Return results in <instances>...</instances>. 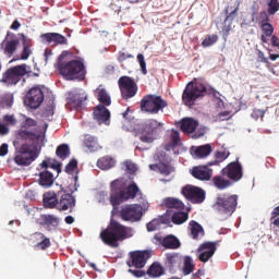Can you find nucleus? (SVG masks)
Segmentation results:
<instances>
[{
  "instance_id": "nucleus-1",
  "label": "nucleus",
  "mask_w": 279,
  "mask_h": 279,
  "mask_svg": "<svg viewBox=\"0 0 279 279\" xmlns=\"http://www.w3.org/2000/svg\"><path fill=\"white\" fill-rule=\"evenodd\" d=\"M22 117L24 120L21 123V129L15 131V140L13 141L15 150L12 160L17 167H29L40 156V151L47 143V135L44 134L43 137L40 130L36 128L38 122L34 118L25 114Z\"/></svg>"
},
{
  "instance_id": "nucleus-2",
  "label": "nucleus",
  "mask_w": 279,
  "mask_h": 279,
  "mask_svg": "<svg viewBox=\"0 0 279 279\" xmlns=\"http://www.w3.org/2000/svg\"><path fill=\"white\" fill-rule=\"evenodd\" d=\"M111 217L107 228H102L99 233V239L108 247L117 250L120 243L119 241H125L134 236V229L125 225H121L114 217H121L122 221H130V223H138L143 220V207L141 204H124L120 205L111 204Z\"/></svg>"
},
{
  "instance_id": "nucleus-3",
  "label": "nucleus",
  "mask_w": 279,
  "mask_h": 279,
  "mask_svg": "<svg viewBox=\"0 0 279 279\" xmlns=\"http://www.w3.org/2000/svg\"><path fill=\"white\" fill-rule=\"evenodd\" d=\"M206 95H211L214 104L218 110H223L226 108V102L221 98L222 95L217 90V88L204 83L199 78L190 81L182 93V101L187 108H193L197 101H202Z\"/></svg>"
},
{
  "instance_id": "nucleus-4",
  "label": "nucleus",
  "mask_w": 279,
  "mask_h": 279,
  "mask_svg": "<svg viewBox=\"0 0 279 279\" xmlns=\"http://www.w3.org/2000/svg\"><path fill=\"white\" fill-rule=\"evenodd\" d=\"M137 195L140 199H143V192L134 181V177L122 175L110 182L109 202L114 206H121L125 202L136 199Z\"/></svg>"
},
{
  "instance_id": "nucleus-5",
  "label": "nucleus",
  "mask_w": 279,
  "mask_h": 279,
  "mask_svg": "<svg viewBox=\"0 0 279 279\" xmlns=\"http://www.w3.org/2000/svg\"><path fill=\"white\" fill-rule=\"evenodd\" d=\"M71 51L63 50L57 58L54 63L56 71H59L63 80L66 82H84L86 80V64L84 63V58L77 57L70 61H64L69 58Z\"/></svg>"
},
{
  "instance_id": "nucleus-6",
  "label": "nucleus",
  "mask_w": 279,
  "mask_h": 279,
  "mask_svg": "<svg viewBox=\"0 0 279 279\" xmlns=\"http://www.w3.org/2000/svg\"><path fill=\"white\" fill-rule=\"evenodd\" d=\"M162 122L156 119H137L134 121L133 131L141 143H154L158 138V134L162 132Z\"/></svg>"
},
{
  "instance_id": "nucleus-7",
  "label": "nucleus",
  "mask_w": 279,
  "mask_h": 279,
  "mask_svg": "<svg viewBox=\"0 0 279 279\" xmlns=\"http://www.w3.org/2000/svg\"><path fill=\"white\" fill-rule=\"evenodd\" d=\"M239 8H241V0H235L233 7L226 5L225 10L220 13V21H222V45L220 46V51L226 49V44L228 43V36L232 32V23L234 19L239 16Z\"/></svg>"
},
{
  "instance_id": "nucleus-8",
  "label": "nucleus",
  "mask_w": 279,
  "mask_h": 279,
  "mask_svg": "<svg viewBox=\"0 0 279 279\" xmlns=\"http://www.w3.org/2000/svg\"><path fill=\"white\" fill-rule=\"evenodd\" d=\"M32 77V66L26 63L13 65L3 72L0 78V84H5V86H16L21 82L22 77Z\"/></svg>"
},
{
  "instance_id": "nucleus-9",
  "label": "nucleus",
  "mask_w": 279,
  "mask_h": 279,
  "mask_svg": "<svg viewBox=\"0 0 279 279\" xmlns=\"http://www.w3.org/2000/svg\"><path fill=\"white\" fill-rule=\"evenodd\" d=\"M45 90L49 93V87L45 85H35L29 88L23 97V104L29 112L38 110L45 102Z\"/></svg>"
},
{
  "instance_id": "nucleus-10",
  "label": "nucleus",
  "mask_w": 279,
  "mask_h": 279,
  "mask_svg": "<svg viewBox=\"0 0 279 279\" xmlns=\"http://www.w3.org/2000/svg\"><path fill=\"white\" fill-rule=\"evenodd\" d=\"M236 206H239V196L236 194H219L215 199L213 208L219 215L232 217L236 213Z\"/></svg>"
},
{
  "instance_id": "nucleus-11",
  "label": "nucleus",
  "mask_w": 279,
  "mask_h": 279,
  "mask_svg": "<svg viewBox=\"0 0 279 279\" xmlns=\"http://www.w3.org/2000/svg\"><path fill=\"white\" fill-rule=\"evenodd\" d=\"M140 104L142 112H147L148 114H158L169 106V102L162 96L156 94L144 96Z\"/></svg>"
},
{
  "instance_id": "nucleus-12",
  "label": "nucleus",
  "mask_w": 279,
  "mask_h": 279,
  "mask_svg": "<svg viewBox=\"0 0 279 279\" xmlns=\"http://www.w3.org/2000/svg\"><path fill=\"white\" fill-rule=\"evenodd\" d=\"M156 163H150L148 169L150 171H157L160 175L169 177L175 171V167L171 162H173V158L169 156V154L165 153V150H160L156 154Z\"/></svg>"
},
{
  "instance_id": "nucleus-13",
  "label": "nucleus",
  "mask_w": 279,
  "mask_h": 279,
  "mask_svg": "<svg viewBox=\"0 0 279 279\" xmlns=\"http://www.w3.org/2000/svg\"><path fill=\"white\" fill-rule=\"evenodd\" d=\"M151 243L159 250H180V247H182V241L173 233L166 235H162L161 232L155 233Z\"/></svg>"
},
{
  "instance_id": "nucleus-14",
  "label": "nucleus",
  "mask_w": 279,
  "mask_h": 279,
  "mask_svg": "<svg viewBox=\"0 0 279 279\" xmlns=\"http://www.w3.org/2000/svg\"><path fill=\"white\" fill-rule=\"evenodd\" d=\"M118 86L120 88L121 97L125 101L133 99L138 94V84L132 76L122 75L118 80Z\"/></svg>"
},
{
  "instance_id": "nucleus-15",
  "label": "nucleus",
  "mask_w": 279,
  "mask_h": 279,
  "mask_svg": "<svg viewBox=\"0 0 279 279\" xmlns=\"http://www.w3.org/2000/svg\"><path fill=\"white\" fill-rule=\"evenodd\" d=\"M181 195L191 204H204L206 202V190L193 184H186L181 189Z\"/></svg>"
},
{
  "instance_id": "nucleus-16",
  "label": "nucleus",
  "mask_w": 279,
  "mask_h": 279,
  "mask_svg": "<svg viewBox=\"0 0 279 279\" xmlns=\"http://www.w3.org/2000/svg\"><path fill=\"white\" fill-rule=\"evenodd\" d=\"M153 253V250L129 252V259L126 260L128 267H138L140 269H143L145 265H147V260L151 258Z\"/></svg>"
},
{
  "instance_id": "nucleus-17",
  "label": "nucleus",
  "mask_w": 279,
  "mask_h": 279,
  "mask_svg": "<svg viewBox=\"0 0 279 279\" xmlns=\"http://www.w3.org/2000/svg\"><path fill=\"white\" fill-rule=\"evenodd\" d=\"M221 170L233 184H236V182H241V180H243V163H241L239 157L229 162Z\"/></svg>"
},
{
  "instance_id": "nucleus-18",
  "label": "nucleus",
  "mask_w": 279,
  "mask_h": 279,
  "mask_svg": "<svg viewBox=\"0 0 279 279\" xmlns=\"http://www.w3.org/2000/svg\"><path fill=\"white\" fill-rule=\"evenodd\" d=\"M217 245L219 241H205L196 250V257L201 263H208L217 252Z\"/></svg>"
},
{
  "instance_id": "nucleus-19",
  "label": "nucleus",
  "mask_w": 279,
  "mask_h": 279,
  "mask_svg": "<svg viewBox=\"0 0 279 279\" xmlns=\"http://www.w3.org/2000/svg\"><path fill=\"white\" fill-rule=\"evenodd\" d=\"M59 195V206H57V210L59 213H64V210H70L73 213L75 205L77 204V199L75 195L69 194V191L64 189V186L60 185V191L58 192Z\"/></svg>"
},
{
  "instance_id": "nucleus-20",
  "label": "nucleus",
  "mask_w": 279,
  "mask_h": 279,
  "mask_svg": "<svg viewBox=\"0 0 279 279\" xmlns=\"http://www.w3.org/2000/svg\"><path fill=\"white\" fill-rule=\"evenodd\" d=\"M21 40L16 37V34L8 31L4 39L2 40L0 48L2 49L7 58H12L19 49Z\"/></svg>"
},
{
  "instance_id": "nucleus-21",
  "label": "nucleus",
  "mask_w": 279,
  "mask_h": 279,
  "mask_svg": "<svg viewBox=\"0 0 279 279\" xmlns=\"http://www.w3.org/2000/svg\"><path fill=\"white\" fill-rule=\"evenodd\" d=\"M208 162L205 165L194 166L190 169V174L195 180H199L201 182H210L213 180V169L210 168Z\"/></svg>"
},
{
  "instance_id": "nucleus-22",
  "label": "nucleus",
  "mask_w": 279,
  "mask_h": 279,
  "mask_svg": "<svg viewBox=\"0 0 279 279\" xmlns=\"http://www.w3.org/2000/svg\"><path fill=\"white\" fill-rule=\"evenodd\" d=\"M166 219H168L170 226H184L189 221V211L181 209H166L163 213Z\"/></svg>"
},
{
  "instance_id": "nucleus-23",
  "label": "nucleus",
  "mask_w": 279,
  "mask_h": 279,
  "mask_svg": "<svg viewBox=\"0 0 279 279\" xmlns=\"http://www.w3.org/2000/svg\"><path fill=\"white\" fill-rule=\"evenodd\" d=\"M111 117L112 113L106 105H97L93 111V119L98 123V125H110Z\"/></svg>"
},
{
  "instance_id": "nucleus-24",
  "label": "nucleus",
  "mask_w": 279,
  "mask_h": 279,
  "mask_svg": "<svg viewBox=\"0 0 279 279\" xmlns=\"http://www.w3.org/2000/svg\"><path fill=\"white\" fill-rule=\"evenodd\" d=\"M163 265L166 269L169 271V274H177L178 270L175 269V265L179 267L182 265V260L184 259V256L182 254L177 252H170L165 254Z\"/></svg>"
},
{
  "instance_id": "nucleus-25",
  "label": "nucleus",
  "mask_w": 279,
  "mask_h": 279,
  "mask_svg": "<svg viewBox=\"0 0 279 279\" xmlns=\"http://www.w3.org/2000/svg\"><path fill=\"white\" fill-rule=\"evenodd\" d=\"M43 45H69V39L60 33L49 32L43 33L40 36Z\"/></svg>"
},
{
  "instance_id": "nucleus-26",
  "label": "nucleus",
  "mask_w": 279,
  "mask_h": 279,
  "mask_svg": "<svg viewBox=\"0 0 279 279\" xmlns=\"http://www.w3.org/2000/svg\"><path fill=\"white\" fill-rule=\"evenodd\" d=\"M36 223L44 228L46 226L47 232H51V227L58 228L60 226V217L53 214H41L40 217L36 220Z\"/></svg>"
},
{
  "instance_id": "nucleus-27",
  "label": "nucleus",
  "mask_w": 279,
  "mask_h": 279,
  "mask_svg": "<svg viewBox=\"0 0 279 279\" xmlns=\"http://www.w3.org/2000/svg\"><path fill=\"white\" fill-rule=\"evenodd\" d=\"M175 126L182 132H187L189 134H193L195 130L199 128V120L195 118L185 117L177 121Z\"/></svg>"
},
{
  "instance_id": "nucleus-28",
  "label": "nucleus",
  "mask_w": 279,
  "mask_h": 279,
  "mask_svg": "<svg viewBox=\"0 0 279 279\" xmlns=\"http://www.w3.org/2000/svg\"><path fill=\"white\" fill-rule=\"evenodd\" d=\"M213 151L211 144H203L199 146H192L190 148V154L194 158V160H204V158H208Z\"/></svg>"
},
{
  "instance_id": "nucleus-29",
  "label": "nucleus",
  "mask_w": 279,
  "mask_h": 279,
  "mask_svg": "<svg viewBox=\"0 0 279 279\" xmlns=\"http://www.w3.org/2000/svg\"><path fill=\"white\" fill-rule=\"evenodd\" d=\"M211 183L215 189L218 191H226V189H230V186H234V183L226 175L223 170H220L219 174L211 177Z\"/></svg>"
},
{
  "instance_id": "nucleus-30",
  "label": "nucleus",
  "mask_w": 279,
  "mask_h": 279,
  "mask_svg": "<svg viewBox=\"0 0 279 279\" xmlns=\"http://www.w3.org/2000/svg\"><path fill=\"white\" fill-rule=\"evenodd\" d=\"M166 217L167 214H162L147 222V232H156V230H160V226H166V228H173V225H170L169 219Z\"/></svg>"
},
{
  "instance_id": "nucleus-31",
  "label": "nucleus",
  "mask_w": 279,
  "mask_h": 279,
  "mask_svg": "<svg viewBox=\"0 0 279 279\" xmlns=\"http://www.w3.org/2000/svg\"><path fill=\"white\" fill-rule=\"evenodd\" d=\"M38 180L37 183L41 189H51L53 186L56 180H58V177L53 175V172L49 170H41L38 172Z\"/></svg>"
},
{
  "instance_id": "nucleus-32",
  "label": "nucleus",
  "mask_w": 279,
  "mask_h": 279,
  "mask_svg": "<svg viewBox=\"0 0 279 279\" xmlns=\"http://www.w3.org/2000/svg\"><path fill=\"white\" fill-rule=\"evenodd\" d=\"M187 232L190 239H193V241H199V235L204 236V234H206L202 223L197 222L196 220H191L189 222Z\"/></svg>"
},
{
  "instance_id": "nucleus-33",
  "label": "nucleus",
  "mask_w": 279,
  "mask_h": 279,
  "mask_svg": "<svg viewBox=\"0 0 279 279\" xmlns=\"http://www.w3.org/2000/svg\"><path fill=\"white\" fill-rule=\"evenodd\" d=\"M165 274H167V267L160 262H153L146 270L148 278H162Z\"/></svg>"
},
{
  "instance_id": "nucleus-34",
  "label": "nucleus",
  "mask_w": 279,
  "mask_h": 279,
  "mask_svg": "<svg viewBox=\"0 0 279 279\" xmlns=\"http://www.w3.org/2000/svg\"><path fill=\"white\" fill-rule=\"evenodd\" d=\"M60 194L56 191H48L43 194L44 208H56L60 204Z\"/></svg>"
},
{
  "instance_id": "nucleus-35",
  "label": "nucleus",
  "mask_w": 279,
  "mask_h": 279,
  "mask_svg": "<svg viewBox=\"0 0 279 279\" xmlns=\"http://www.w3.org/2000/svg\"><path fill=\"white\" fill-rule=\"evenodd\" d=\"M169 143L165 145L166 151H171V149H175L179 145H182V141L180 138V131L172 129L167 133Z\"/></svg>"
},
{
  "instance_id": "nucleus-36",
  "label": "nucleus",
  "mask_w": 279,
  "mask_h": 279,
  "mask_svg": "<svg viewBox=\"0 0 279 279\" xmlns=\"http://www.w3.org/2000/svg\"><path fill=\"white\" fill-rule=\"evenodd\" d=\"M88 100V96H82L75 92H69L66 97V102L74 106V108H82L84 101Z\"/></svg>"
},
{
  "instance_id": "nucleus-37",
  "label": "nucleus",
  "mask_w": 279,
  "mask_h": 279,
  "mask_svg": "<svg viewBox=\"0 0 279 279\" xmlns=\"http://www.w3.org/2000/svg\"><path fill=\"white\" fill-rule=\"evenodd\" d=\"M96 165L98 169H101V171H110V169L117 167V159L112 156H105L99 158Z\"/></svg>"
},
{
  "instance_id": "nucleus-38",
  "label": "nucleus",
  "mask_w": 279,
  "mask_h": 279,
  "mask_svg": "<svg viewBox=\"0 0 279 279\" xmlns=\"http://www.w3.org/2000/svg\"><path fill=\"white\" fill-rule=\"evenodd\" d=\"M96 99L101 106H112V97L106 88H96Z\"/></svg>"
},
{
  "instance_id": "nucleus-39",
  "label": "nucleus",
  "mask_w": 279,
  "mask_h": 279,
  "mask_svg": "<svg viewBox=\"0 0 279 279\" xmlns=\"http://www.w3.org/2000/svg\"><path fill=\"white\" fill-rule=\"evenodd\" d=\"M64 173L71 175V178H73L75 173L80 175V161L77 160V158L73 157L69 160V162L64 167Z\"/></svg>"
},
{
  "instance_id": "nucleus-40",
  "label": "nucleus",
  "mask_w": 279,
  "mask_h": 279,
  "mask_svg": "<svg viewBox=\"0 0 279 279\" xmlns=\"http://www.w3.org/2000/svg\"><path fill=\"white\" fill-rule=\"evenodd\" d=\"M183 276H191L195 271V262L191 255L183 256V267L181 269Z\"/></svg>"
},
{
  "instance_id": "nucleus-41",
  "label": "nucleus",
  "mask_w": 279,
  "mask_h": 279,
  "mask_svg": "<svg viewBox=\"0 0 279 279\" xmlns=\"http://www.w3.org/2000/svg\"><path fill=\"white\" fill-rule=\"evenodd\" d=\"M56 156L60 160H66L71 157V146L66 143L59 144L56 148Z\"/></svg>"
},
{
  "instance_id": "nucleus-42",
  "label": "nucleus",
  "mask_w": 279,
  "mask_h": 279,
  "mask_svg": "<svg viewBox=\"0 0 279 279\" xmlns=\"http://www.w3.org/2000/svg\"><path fill=\"white\" fill-rule=\"evenodd\" d=\"M214 157H215V160L208 161V165L213 166V167H219V165H221V162H223L225 160H228V158H230V151L216 150L214 153Z\"/></svg>"
},
{
  "instance_id": "nucleus-43",
  "label": "nucleus",
  "mask_w": 279,
  "mask_h": 279,
  "mask_svg": "<svg viewBox=\"0 0 279 279\" xmlns=\"http://www.w3.org/2000/svg\"><path fill=\"white\" fill-rule=\"evenodd\" d=\"M123 166L125 167V174L129 178H134V175H136V172L138 171V165H136V162L126 159L125 161H123Z\"/></svg>"
},
{
  "instance_id": "nucleus-44",
  "label": "nucleus",
  "mask_w": 279,
  "mask_h": 279,
  "mask_svg": "<svg viewBox=\"0 0 279 279\" xmlns=\"http://www.w3.org/2000/svg\"><path fill=\"white\" fill-rule=\"evenodd\" d=\"M41 117H53L56 114V97L52 96L49 104L40 110Z\"/></svg>"
},
{
  "instance_id": "nucleus-45",
  "label": "nucleus",
  "mask_w": 279,
  "mask_h": 279,
  "mask_svg": "<svg viewBox=\"0 0 279 279\" xmlns=\"http://www.w3.org/2000/svg\"><path fill=\"white\" fill-rule=\"evenodd\" d=\"M83 144L85 145V147H87V149H89V151H97L99 147L97 138L93 135H86Z\"/></svg>"
},
{
  "instance_id": "nucleus-46",
  "label": "nucleus",
  "mask_w": 279,
  "mask_h": 279,
  "mask_svg": "<svg viewBox=\"0 0 279 279\" xmlns=\"http://www.w3.org/2000/svg\"><path fill=\"white\" fill-rule=\"evenodd\" d=\"M33 236H39L41 239L40 242H38L35 247H38L39 250H48V247H51V240L47 236H45L40 232H35Z\"/></svg>"
},
{
  "instance_id": "nucleus-47",
  "label": "nucleus",
  "mask_w": 279,
  "mask_h": 279,
  "mask_svg": "<svg viewBox=\"0 0 279 279\" xmlns=\"http://www.w3.org/2000/svg\"><path fill=\"white\" fill-rule=\"evenodd\" d=\"M217 40H219L218 34L206 35L201 43V47H203V49H208V47H213V45H216Z\"/></svg>"
},
{
  "instance_id": "nucleus-48",
  "label": "nucleus",
  "mask_w": 279,
  "mask_h": 279,
  "mask_svg": "<svg viewBox=\"0 0 279 279\" xmlns=\"http://www.w3.org/2000/svg\"><path fill=\"white\" fill-rule=\"evenodd\" d=\"M117 60L121 64L122 69L128 70V66H125L124 62H125V60H132V62H134V54H132L130 52L119 51Z\"/></svg>"
},
{
  "instance_id": "nucleus-49",
  "label": "nucleus",
  "mask_w": 279,
  "mask_h": 279,
  "mask_svg": "<svg viewBox=\"0 0 279 279\" xmlns=\"http://www.w3.org/2000/svg\"><path fill=\"white\" fill-rule=\"evenodd\" d=\"M267 12L270 16H274L277 12H279V1L267 0Z\"/></svg>"
},
{
  "instance_id": "nucleus-50",
  "label": "nucleus",
  "mask_w": 279,
  "mask_h": 279,
  "mask_svg": "<svg viewBox=\"0 0 279 279\" xmlns=\"http://www.w3.org/2000/svg\"><path fill=\"white\" fill-rule=\"evenodd\" d=\"M136 60L140 64L142 75H147V61H145V54H143L142 52L137 53Z\"/></svg>"
},
{
  "instance_id": "nucleus-51",
  "label": "nucleus",
  "mask_w": 279,
  "mask_h": 279,
  "mask_svg": "<svg viewBox=\"0 0 279 279\" xmlns=\"http://www.w3.org/2000/svg\"><path fill=\"white\" fill-rule=\"evenodd\" d=\"M128 272L134 278H145L147 276V271L140 267H130Z\"/></svg>"
},
{
  "instance_id": "nucleus-52",
  "label": "nucleus",
  "mask_w": 279,
  "mask_h": 279,
  "mask_svg": "<svg viewBox=\"0 0 279 279\" xmlns=\"http://www.w3.org/2000/svg\"><path fill=\"white\" fill-rule=\"evenodd\" d=\"M208 132V126L206 125H198L197 129L192 133V138L197 141V138H202Z\"/></svg>"
},
{
  "instance_id": "nucleus-53",
  "label": "nucleus",
  "mask_w": 279,
  "mask_h": 279,
  "mask_svg": "<svg viewBox=\"0 0 279 279\" xmlns=\"http://www.w3.org/2000/svg\"><path fill=\"white\" fill-rule=\"evenodd\" d=\"M133 112H134V111H132V109H130V107H128V108L125 109V111L122 112V118L124 119V121H126V123H130V125H132V126L134 128V122H135L137 119H135V118L132 116ZM130 113H131V114H130Z\"/></svg>"
},
{
  "instance_id": "nucleus-54",
  "label": "nucleus",
  "mask_w": 279,
  "mask_h": 279,
  "mask_svg": "<svg viewBox=\"0 0 279 279\" xmlns=\"http://www.w3.org/2000/svg\"><path fill=\"white\" fill-rule=\"evenodd\" d=\"M269 11H260L258 15V21L260 25H265V23H271V19L269 17Z\"/></svg>"
},
{
  "instance_id": "nucleus-55",
  "label": "nucleus",
  "mask_w": 279,
  "mask_h": 279,
  "mask_svg": "<svg viewBox=\"0 0 279 279\" xmlns=\"http://www.w3.org/2000/svg\"><path fill=\"white\" fill-rule=\"evenodd\" d=\"M2 105L4 106V108H12V106H14V95H4V97L2 98Z\"/></svg>"
},
{
  "instance_id": "nucleus-56",
  "label": "nucleus",
  "mask_w": 279,
  "mask_h": 279,
  "mask_svg": "<svg viewBox=\"0 0 279 279\" xmlns=\"http://www.w3.org/2000/svg\"><path fill=\"white\" fill-rule=\"evenodd\" d=\"M260 27L264 35L274 36V24L271 22L265 23Z\"/></svg>"
},
{
  "instance_id": "nucleus-57",
  "label": "nucleus",
  "mask_w": 279,
  "mask_h": 279,
  "mask_svg": "<svg viewBox=\"0 0 279 279\" xmlns=\"http://www.w3.org/2000/svg\"><path fill=\"white\" fill-rule=\"evenodd\" d=\"M19 40H21L23 47H32V38L27 37L25 33H19Z\"/></svg>"
},
{
  "instance_id": "nucleus-58",
  "label": "nucleus",
  "mask_w": 279,
  "mask_h": 279,
  "mask_svg": "<svg viewBox=\"0 0 279 279\" xmlns=\"http://www.w3.org/2000/svg\"><path fill=\"white\" fill-rule=\"evenodd\" d=\"M184 208H186V205H184V202H182V199H180V198L174 197L172 209L173 210H184Z\"/></svg>"
},
{
  "instance_id": "nucleus-59",
  "label": "nucleus",
  "mask_w": 279,
  "mask_h": 279,
  "mask_svg": "<svg viewBox=\"0 0 279 279\" xmlns=\"http://www.w3.org/2000/svg\"><path fill=\"white\" fill-rule=\"evenodd\" d=\"M51 162H52V158L46 157L45 160L40 162L39 167L40 169H43V171H49V169H51Z\"/></svg>"
},
{
  "instance_id": "nucleus-60",
  "label": "nucleus",
  "mask_w": 279,
  "mask_h": 279,
  "mask_svg": "<svg viewBox=\"0 0 279 279\" xmlns=\"http://www.w3.org/2000/svg\"><path fill=\"white\" fill-rule=\"evenodd\" d=\"M10 154V144L8 143H2L0 145V158H5Z\"/></svg>"
},
{
  "instance_id": "nucleus-61",
  "label": "nucleus",
  "mask_w": 279,
  "mask_h": 279,
  "mask_svg": "<svg viewBox=\"0 0 279 279\" xmlns=\"http://www.w3.org/2000/svg\"><path fill=\"white\" fill-rule=\"evenodd\" d=\"M173 199L174 197L168 196L162 199L161 206H167V210H173Z\"/></svg>"
},
{
  "instance_id": "nucleus-62",
  "label": "nucleus",
  "mask_w": 279,
  "mask_h": 279,
  "mask_svg": "<svg viewBox=\"0 0 279 279\" xmlns=\"http://www.w3.org/2000/svg\"><path fill=\"white\" fill-rule=\"evenodd\" d=\"M29 56H32V48H29V46L23 47L21 60H29Z\"/></svg>"
},
{
  "instance_id": "nucleus-63",
  "label": "nucleus",
  "mask_w": 279,
  "mask_h": 279,
  "mask_svg": "<svg viewBox=\"0 0 279 279\" xmlns=\"http://www.w3.org/2000/svg\"><path fill=\"white\" fill-rule=\"evenodd\" d=\"M218 119H220V121H230V119H232V116H230L229 110H225L218 113Z\"/></svg>"
},
{
  "instance_id": "nucleus-64",
  "label": "nucleus",
  "mask_w": 279,
  "mask_h": 279,
  "mask_svg": "<svg viewBox=\"0 0 279 279\" xmlns=\"http://www.w3.org/2000/svg\"><path fill=\"white\" fill-rule=\"evenodd\" d=\"M3 119L8 123H10V125H16V123H19V121L16 120V117H14V114H4Z\"/></svg>"
}]
</instances>
